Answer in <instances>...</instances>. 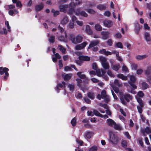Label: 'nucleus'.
<instances>
[{
  "label": "nucleus",
  "instance_id": "58",
  "mask_svg": "<svg viewBox=\"0 0 151 151\" xmlns=\"http://www.w3.org/2000/svg\"><path fill=\"white\" fill-rule=\"evenodd\" d=\"M151 73V71L150 69H147L145 71V74L148 76V75Z\"/></svg>",
  "mask_w": 151,
  "mask_h": 151
},
{
  "label": "nucleus",
  "instance_id": "25",
  "mask_svg": "<svg viewBox=\"0 0 151 151\" xmlns=\"http://www.w3.org/2000/svg\"><path fill=\"white\" fill-rule=\"evenodd\" d=\"M117 76L118 78H121L123 80L126 81L127 79V76H124L122 74H118Z\"/></svg>",
  "mask_w": 151,
  "mask_h": 151
},
{
  "label": "nucleus",
  "instance_id": "19",
  "mask_svg": "<svg viewBox=\"0 0 151 151\" xmlns=\"http://www.w3.org/2000/svg\"><path fill=\"white\" fill-rule=\"evenodd\" d=\"M74 7L71 6H70L69 9L67 12L68 14L70 15L72 14L74 12Z\"/></svg>",
  "mask_w": 151,
  "mask_h": 151
},
{
  "label": "nucleus",
  "instance_id": "42",
  "mask_svg": "<svg viewBox=\"0 0 151 151\" xmlns=\"http://www.w3.org/2000/svg\"><path fill=\"white\" fill-rule=\"evenodd\" d=\"M101 96L102 99L105 98L107 96L106 94V91L105 90H103L101 92Z\"/></svg>",
  "mask_w": 151,
  "mask_h": 151
},
{
  "label": "nucleus",
  "instance_id": "35",
  "mask_svg": "<svg viewBox=\"0 0 151 151\" xmlns=\"http://www.w3.org/2000/svg\"><path fill=\"white\" fill-rule=\"evenodd\" d=\"M81 73V72H79L77 73V75L81 79H85L86 77L85 75Z\"/></svg>",
  "mask_w": 151,
  "mask_h": 151
},
{
  "label": "nucleus",
  "instance_id": "28",
  "mask_svg": "<svg viewBox=\"0 0 151 151\" xmlns=\"http://www.w3.org/2000/svg\"><path fill=\"white\" fill-rule=\"evenodd\" d=\"M51 12L53 14V16L55 17H56L57 15H58L60 12L58 10H55L53 9H52L51 10Z\"/></svg>",
  "mask_w": 151,
  "mask_h": 151
},
{
  "label": "nucleus",
  "instance_id": "49",
  "mask_svg": "<svg viewBox=\"0 0 151 151\" xmlns=\"http://www.w3.org/2000/svg\"><path fill=\"white\" fill-rule=\"evenodd\" d=\"M74 23L70 22L68 24V27L69 28L72 29L74 28Z\"/></svg>",
  "mask_w": 151,
  "mask_h": 151
},
{
  "label": "nucleus",
  "instance_id": "31",
  "mask_svg": "<svg viewBox=\"0 0 151 151\" xmlns=\"http://www.w3.org/2000/svg\"><path fill=\"white\" fill-rule=\"evenodd\" d=\"M137 102L139 104V106H144L143 102L141 99L140 98H137Z\"/></svg>",
  "mask_w": 151,
  "mask_h": 151
},
{
  "label": "nucleus",
  "instance_id": "46",
  "mask_svg": "<svg viewBox=\"0 0 151 151\" xmlns=\"http://www.w3.org/2000/svg\"><path fill=\"white\" fill-rule=\"evenodd\" d=\"M99 59L101 62V64L105 63L106 61V59L104 57L101 56L100 57Z\"/></svg>",
  "mask_w": 151,
  "mask_h": 151
},
{
  "label": "nucleus",
  "instance_id": "45",
  "mask_svg": "<svg viewBox=\"0 0 151 151\" xmlns=\"http://www.w3.org/2000/svg\"><path fill=\"white\" fill-rule=\"evenodd\" d=\"M137 95L140 97H142L144 96V94L142 91H139L137 93Z\"/></svg>",
  "mask_w": 151,
  "mask_h": 151
},
{
  "label": "nucleus",
  "instance_id": "27",
  "mask_svg": "<svg viewBox=\"0 0 151 151\" xmlns=\"http://www.w3.org/2000/svg\"><path fill=\"white\" fill-rule=\"evenodd\" d=\"M111 68L113 70L117 71L119 69V64L113 65H111Z\"/></svg>",
  "mask_w": 151,
  "mask_h": 151
},
{
  "label": "nucleus",
  "instance_id": "10",
  "mask_svg": "<svg viewBox=\"0 0 151 151\" xmlns=\"http://www.w3.org/2000/svg\"><path fill=\"white\" fill-rule=\"evenodd\" d=\"M68 7V6L67 5H60L59 6V9L60 12L65 13L67 12V10L66 8H67Z\"/></svg>",
  "mask_w": 151,
  "mask_h": 151
},
{
  "label": "nucleus",
  "instance_id": "56",
  "mask_svg": "<svg viewBox=\"0 0 151 151\" xmlns=\"http://www.w3.org/2000/svg\"><path fill=\"white\" fill-rule=\"evenodd\" d=\"M75 49L76 50H82L83 49V48L81 45L80 44L76 45L75 46Z\"/></svg>",
  "mask_w": 151,
  "mask_h": 151
},
{
  "label": "nucleus",
  "instance_id": "59",
  "mask_svg": "<svg viewBox=\"0 0 151 151\" xmlns=\"http://www.w3.org/2000/svg\"><path fill=\"white\" fill-rule=\"evenodd\" d=\"M83 99L88 104H90L91 103V101L87 98L84 97Z\"/></svg>",
  "mask_w": 151,
  "mask_h": 151
},
{
  "label": "nucleus",
  "instance_id": "47",
  "mask_svg": "<svg viewBox=\"0 0 151 151\" xmlns=\"http://www.w3.org/2000/svg\"><path fill=\"white\" fill-rule=\"evenodd\" d=\"M114 128L117 130H120L121 129V128L120 126L118 124H117L116 123V124H114Z\"/></svg>",
  "mask_w": 151,
  "mask_h": 151
},
{
  "label": "nucleus",
  "instance_id": "40",
  "mask_svg": "<svg viewBox=\"0 0 151 151\" xmlns=\"http://www.w3.org/2000/svg\"><path fill=\"white\" fill-rule=\"evenodd\" d=\"M144 106H137L138 112L140 114H141L142 112V109Z\"/></svg>",
  "mask_w": 151,
  "mask_h": 151
},
{
  "label": "nucleus",
  "instance_id": "6",
  "mask_svg": "<svg viewBox=\"0 0 151 151\" xmlns=\"http://www.w3.org/2000/svg\"><path fill=\"white\" fill-rule=\"evenodd\" d=\"M104 25L107 27H111L113 25V22L109 20H105L103 22Z\"/></svg>",
  "mask_w": 151,
  "mask_h": 151
},
{
  "label": "nucleus",
  "instance_id": "36",
  "mask_svg": "<svg viewBox=\"0 0 151 151\" xmlns=\"http://www.w3.org/2000/svg\"><path fill=\"white\" fill-rule=\"evenodd\" d=\"M85 10L91 14H93L96 13V12L94 10L91 9H86Z\"/></svg>",
  "mask_w": 151,
  "mask_h": 151
},
{
  "label": "nucleus",
  "instance_id": "15",
  "mask_svg": "<svg viewBox=\"0 0 151 151\" xmlns=\"http://www.w3.org/2000/svg\"><path fill=\"white\" fill-rule=\"evenodd\" d=\"M144 38L147 42H149L151 41L150 35L148 32H145V33Z\"/></svg>",
  "mask_w": 151,
  "mask_h": 151
},
{
  "label": "nucleus",
  "instance_id": "61",
  "mask_svg": "<svg viewBox=\"0 0 151 151\" xmlns=\"http://www.w3.org/2000/svg\"><path fill=\"white\" fill-rule=\"evenodd\" d=\"M135 89H134L133 88H131L128 91L132 94H134L136 93L135 91H134Z\"/></svg>",
  "mask_w": 151,
  "mask_h": 151
},
{
  "label": "nucleus",
  "instance_id": "13",
  "mask_svg": "<svg viewBox=\"0 0 151 151\" xmlns=\"http://www.w3.org/2000/svg\"><path fill=\"white\" fill-rule=\"evenodd\" d=\"M9 70L8 68L4 67H0V74L1 75H3L4 73H5Z\"/></svg>",
  "mask_w": 151,
  "mask_h": 151
},
{
  "label": "nucleus",
  "instance_id": "48",
  "mask_svg": "<svg viewBox=\"0 0 151 151\" xmlns=\"http://www.w3.org/2000/svg\"><path fill=\"white\" fill-rule=\"evenodd\" d=\"M68 87L69 88L70 91H73L75 88V86L74 84H69L68 85Z\"/></svg>",
  "mask_w": 151,
  "mask_h": 151
},
{
  "label": "nucleus",
  "instance_id": "21",
  "mask_svg": "<svg viewBox=\"0 0 151 151\" xmlns=\"http://www.w3.org/2000/svg\"><path fill=\"white\" fill-rule=\"evenodd\" d=\"M141 28V27H140L139 24L136 25L134 30L135 33L137 35H138L139 34V30Z\"/></svg>",
  "mask_w": 151,
  "mask_h": 151
},
{
  "label": "nucleus",
  "instance_id": "22",
  "mask_svg": "<svg viewBox=\"0 0 151 151\" xmlns=\"http://www.w3.org/2000/svg\"><path fill=\"white\" fill-rule=\"evenodd\" d=\"M64 80L65 81H69L71 78V76L69 74H66L64 76H63Z\"/></svg>",
  "mask_w": 151,
  "mask_h": 151
},
{
  "label": "nucleus",
  "instance_id": "2",
  "mask_svg": "<svg viewBox=\"0 0 151 151\" xmlns=\"http://www.w3.org/2000/svg\"><path fill=\"white\" fill-rule=\"evenodd\" d=\"M78 58L79 60H75V62L79 66L82 65L83 63V61H89L91 59L89 57L83 55L79 56L78 57Z\"/></svg>",
  "mask_w": 151,
  "mask_h": 151
},
{
  "label": "nucleus",
  "instance_id": "37",
  "mask_svg": "<svg viewBox=\"0 0 151 151\" xmlns=\"http://www.w3.org/2000/svg\"><path fill=\"white\" fill-rule=\"evenodd\" d=\"M70 123L72 126H75L76 124V119L75 117L73 118L71 121Z\"/></svg>",
  "mask_w": 151,
  "mask_h": 151
},
{
  "label": "nucleus",
  "instance_id": "4",
  "mask_svg": "<svg viewBox=\"0 0 151 151\" xmlns=\"http://www.w3.org/2000/svg\"><path fill=\"white\" fill-rule=\"evenodd\" d=\"M109 141L112 144H117L118 142V138L114 134H112L109 135Z\"/></svg>",
  "mask_w": 151,
  "mask_h": 151
},
{
  "label": "nucleus",
  "instance_id": "33",
  "mask_svg": "<svg viewBox=\"0 0 151 151\" xmlns=\"http://www.w3.org/2000/svg\"><path fill=\"white\" fill-rule=\"evenodd\" d=\"M49 41L50 43H53L55 42V36L54 35L51 36L50 37L49 40Z\"/></svg>",
  "mask_w": 151,
  "mask_h": 151
},
{
  "label": "nucleus",
  "instance_id": "24",
  "mask_svg": "<svg viewBox=\"0 0 151 151\" xmlns=\"http://www.w3.org/2000/svg\"><path fill=\"white\" fill-rule=\"evenodd\" d=\"M147 57L146 55H137L136 56V58L138 60H141Z\"/></svg>",
  "mask_w": 151,
  "mask_h": 151
},
{
  "label": "nucleus",
  "instance_id": "9",
  "mask_svg": "<svg viewBox=\"0 0 151 151\" xmlns=\"http://www.w3.org/2000/svg\"><path fill=\"white\" fill-rule=\"evenodd\" d=\"M44 5L42 3H41L40 4L36 5L35 6V10L36 12L40 11L44 7Z\"/></svg>",
  "mask_w": 151,
  "mask_h": 151
},
{
  "label": "nucleus",
  "instance_id": "32",
  "mask_svg": "<svg viewBox=\"0 0 151 151\" xmlns=\"http://www.w3.org/2000/svg\"><path fill=\"white\" fill-rule=\"evenodd\" d=\"M97 8L101 10H105L106 9V7L102 4H99L97 6Z\"/></svg>",
  "mask_w": 151,
  "mask_h": 151
},
{
  "label": "nucleus",
  "instance_id": "30",
  "mask_svg": "<svg viewBox=\"0 0 151 151\" xmlns=\"http://www.w3.org/2000/svg\"><path fill=\"white\" fill-rule=\"evenodd\" d=\"M136 78L133 76H131L130 77V80L128 81V83H135L136 81Z\"/></svg>",
  "mask_w": 151,
  "mask_h": 151
},
{
  "label": "nucleus",
  "instance_id": "38",
  "mask_svg": "<svg viewBox=\"0 0 151 151\" xmlns=\"http://www.w3.org/2000/svg\"><path fill=\"white\" fill-rule=\"evenodd\" d=\"M115 47L117 48H123V45L121 42H118L116 43Z\"/></svg>",
  "mask_w": 151,
  "mask_h": 151
},
{
  "label": "nucleus",
  "instance_id": "63",
  "mask_svg": "<svg viewBox=\"0 0 151 151\" xmlns=\"http://www.w3.org/2000/svg\"><path fill=\"white\" fill-rule=\"evenodd\" d=\"M8 13L10 15L12 16H14V10H9L8 12Z\"/></svg>",
  "mask_w": 151,
  "mask_h": 151
},
{
  "label": "nucleus",
  "instance_id": "11",
  "mask_svg": "<svg viewBox=\"0 0 151 151\" xmlns=\"http://www.w3.org/2000/svg\"><path fill=\"white\" fill-rule=\"evenodd\" d=\"M142 132L144 135H145V133L149 134L151 133V128L150 127H147L145 129L142 131Z\"/></svg>",
  "mask_w": 151,
  "mask_h": 151
},
{
  "label": "nucleus",
  "instance_id": "64",
  "mask_svg": "<svg viewBox=\"0 0 151 151\" xmlns=\"http://www.w3.org/2000/svg\"><path fill=\"white\" fill-rule=\"evenodd\" d=\"M107 43L108 45L109 46H111L112 45L113 42L112 40L111 39H109L107 42Z\"/></svg>",
  "mask_w": 151,
  "mask_h": 151
},
{
  "label": "nucleus",
  "instance_id": "17",
  "mask_svg": "<svg viewBox=\"0 0 151 151\" xmlns=\"http://www.w3.org/2000/svg\"><path fill=\"white\" fill-rule=\"evenodd\" d=\"M68 21V19L67 16L64 17L63 19L61 20L60 23L63 25L66 24L67 23Z\"/></svg>",
  "mask_w": 151,
  "mask_h": 151
},
{
  "label": "nucleus",
  "instance_id": "39",
  "mask_svg": "<svg viewBox=\"0 0 151 151\" xmlns=\"http://www.w3.org/2000/svg\"><path fill=\"white\" fill-rule=\"evenodd\" d=\"M80 15L84 17H88L87 14L84 11H82L79 13Z\"/></svg>",
  "mask_w": 151,
  "mask_h": 151
},
{
  "label": "nucleus",
  "instance_id": "1",
  "mask_svg": "<svg viewBox=\"0 0 151 151\" xmlns=\"http://www.w3.org/2000/svg\"><path fill=\"white\" fill-rule=\"evenodd\" d=\"M68 38L73 43L75 44L81 43L83 40V37L80 34L78 35L75 36L73 34H69L68 35Z\"/></svg>",
  "mask_w": 151,
  "mask_h": 151
},
{
  "label": "nucleus",
  "instance_id": "7",
  "mask_svg": "<svg viewBox=\"0 0 151 151\" xmlns=\"http://www.w3.org/2000/svg\"><path fill=\"white\" fill-rule=\"evenodd\" d=\"M66 83L64 81H63L62 83H58L56 87V91L58 93H59L60 91V89L58 87L62 88L63 87L64 88H65Z\"/></svg>",
  "mask_w": 151,
  "mask_h": 151
},
{
  "label": "nucleus",
  "instance_id": "26",
  "mask_svg": "<svg viewBox=\"0 0 151 151\" xmlns=\"http://www.w3.org/2000/svg\"><path fill=\"white\" fill-rule=\"evenodd\" d=\"M87 95L88 97L91 99L93 100L95 98L94 94L93 92H89Z\"/></svg>",
  "mask_w": 151,
  "mask_h": 151
},
{
  "label": "nucleus",
  "instance_id": "41",
  "mask_svg": "<svg viewBox=\"0 0 151 151\" xmlns=\"http://www.w3.org/2000/svg\"><path fill=\"white\" fill-rule=\"evenodd\" d=\"M58 47H60L59 50L62 52V53H65L66 51V49L61 45H58Z\"/></svg>",
  "mask_w": 151,
  "mask_h": 151
},
{
  "label": "nucleus",
  "instance_id": "23",
  "mask_svg": "<svg viewBox=\"0 0 151 151\" xmlns=\"http://www.w3.org/2000/svg\"><path fill=\"white\" fill-rule=\"evenodd\" d=\"M93 114L97 116L100 117L101 118L103 117V115L101 114L96 109H94L93 111Z\"/></svg>",
  "mask_w": 151,
  "mask_h": 151
},
{
  "label": "nucleus",
  "instance_id": "3",
  "mask_svg": "<svg viewBox=\"0 0 151 151\" xmlns=\"http://www.w3.org/2000/svg\"><path fill=\"white\" fill-rule=\"evenodd\" d=\"M76 81L77 82V86L84 92V90L86 89L87 88L86 82L87 81L85 80L83 82L82 80L78 78H76Z\"/></svg>",
  "mask_w": 151,
  "mask_h": 151
},
{
  "label": "nucleus",
  "instance_id": "54",
  "mask_svg": "<svg viewBox=\"0 0 151 151\" xmlns=\"http://www.w3.org/2000/svg\"><path fill=\"white\" fill-rule=\"evenodd\" d=\"M105 16L109 17L110 16L111 13L109 11H105L104 13Z\"/></svg>",
  "mask_w": 151,
  "mask_h": 151
},
{
  "label": "nucleus",
  "instance_id": "16",
  "mask_svg": "<svg viewBox=\"0 0 151 151\" xmlns=\"http://www.w3.org/2000/svg\"><path fill=\"white\" fill-rule=\"evenodd\" d=\"M102 35V38L104 40H106L109 37V33L108 32H101Z\"/></svg>",
  "mask_w": 151,
  "mask_h": 151
},
{
  "label": "nucleus",
  "instance_id": "14",
  "mask_svg": "<svg viewBox=\"0 0 151 151\" xmlns=\"http://www.w3.org/2000/svg\"><path fill=\"white\" fill-rule=\"evenodd\" d=\"M93 132L90 131H88L86 132L85 134V138L89 139L93 136Z\"/></svg>",
  "mask_w": 151,
  "mask_h": 151
},
{
  "label": "nucleus",
  "instance_id": "18",
  "mask_svg": "<svg viewBox=\"0 0 151 151\" xmlns=\"http://www.w3.org/2000/svg\"><path fill=\"white\" fill-rule=\"evenodd\" d=\"M107 121L108 125L110 126H112L113 125L116 124L115 122L111 119H108Z\"/></svg>",
  "mask_w": 151,
  "mask_h": 151
},
{
  "label": "nucleus",
  "instance_id": "62",
  "mask_svg": "<svg viewBox=\"0 0 151 151\" xmlns=\"http://www.w3.org/2000/svg\"><path fill=\"white\" fill-rule=\"evenodd\" d=\"M143 72V70L141 69H139L137 70V73L138 75L141 74Z\"/></svg>",
  "mask_w": 151,
  "mask_h": 151
},
{
  "label": "nucleus",
  "instance_id": "12",
  "mask_svg": "<svg viewBox=\"0 0 151 151\" xmlns=\"http://www.w3.org/2000/svg\"><path fill=\"white\" fill-rule=\"evenodd\" d=\"M85 31L86 32L90 35L93 34V32L92 30L91 29L90 26L89 25H86V27Z\"/></svg>",
  "mask_w": 151,
  "mask_h": 151
},
{
  "label": "nucleus",
  "instance_id": "50",
  "mask_svg": "<svg viewBox=\"0 0 151 151\" xmlns=\"http://www.w3.org/2000/svg\"><path fill=\"white\" fill-rule=\"evenodd\" d=\"M96 75L99 77H101L102 75L101 73V71L99 69H97L96 70Z\"/></svg>",
  "mask_w": 151,
  "mask_h": 151
},
{
  "label": "nucleus",
  "instance_id": "43",
  "mask_svg": "<svg viewBox=\"0 0 151 151\" xmlns=\"http://www.w3.org/2000/svg\"><path fill=\"white\" fill-rule=\"evenodd\" d=\"M128 83L130 85V86H131V88H133L134 89H136L137 88V87L135 85V83H131V82Z\"/></svg>",
  "mask_w": 151,
  "mask_h": 151
},
{
  "label": "nucleus",
  "instance_id": "52",
  "mask_svg": "<svg viewBox=\"0 0 151 151\" xmlns=\"http://www.w3.org/2000/svg\"><path fill=\"white\" fill-rule=\"evenodd\" d=\"M92 69L96 70L97 69L98 67L96 63H93L92 64Z\"/></svg>",
  "mask_w": 151,
  "mask_h": 151
},
{
  "label": "nucleus",
  "instance_id": "29",
  "mask_svg": "<svg viewBox=\"0 0 151 151\" xmlns=\"http://www.w3.org/2000/svg\"><path fill=\"white\" fill-rule=\"evenodd\" d=\"M95 29L97 31H101L102 30V27L101 25L99 24H96L95 26Z\"/></svg>",
  "mask_w": 151,
  "mask_h": 151
},
{
  "label": "nucleus",
  "instance_id": "20",
  "mask_svg": "<svg viewBox=\"0 0 151 151\" xmlns=\"http://www.w3.org/2000/svg\"><path fill=\"white\" fill-rule=\"evenodd\" d=\"M141 84L143 90L146 89L149 87L148 85L145 82H142Z\"/></svg>",
  "mask_w": 151,
  "mask_h": 151
},
{
  "label": "nucleus",
  "instance_id": "60",
  "mask_svg": "<svg viewBox=\"0 0 151 151\" xmlns=\"http://www.w3.org/2000/svg\"><path fill=\"white\" fill-rule=\"evenodd\" d=\"M131 66L132 69L134 70H136L137 67V65L135 63L132 64L131 65Z\"/></svg>",
  "mask_w": 151,
  "mask_h": 151
},
{
  "label": "nucleus",
  "instance_id": "55",
  "mask_svg": "<svg viewBox=\"0 0 151 151\" xmlns=\"http://www.w3.org/2000/svg\"><path fill=\"white\" fill-rule=\"evenodd\" d=\"M121 144L123 147H127V142L126 141L123 140L122 141Z\"/></svg>",
  "mask_w": 151,
  "mask_h": 151
},
{
  "label": "nucleus",
  "instance_id": "5",
  "mask_svg": "<svg viewBox=\"0 0 151 151\" xmlns=\"http://www.w3.org/2000/svg\"><path fill=\"white\" fill-rule=\"evenodd\" d=\"M99 43L100 40H98L92 41L90 42L88 49H90L91 48L97 45Z\"/></svg>",
  "mask_w": 151,
  "mask_h": 151
},
{
  "label": "nucleus",
  "instance_id": "57",
  "mask_svg": "<svg viewBox=\"0 0 151 151\" xmlns=\"http://www.w3.org/2000/svg\"><path fill=\"white\" fill-rule=\"evenodd\" d=\"M58 39L60 41H64L65 38L64 35H61L58 37Z\"/></svg>",
  "mask_w": 151,
  "mask_h": 151
},
{
  "label": "nucleus",
  "instance_id": "53",
  "mask_svg": "<svg viewBox=\"0 0 151 151\" xmlns=\"http://www.w3.org/2000/svg\"><path fill=\"white\" fill-rule=\"evenodd\" d=\"M143 139L142 138H140L139 139V142L141 146L144 147L143 142L142 141Z\"/></svg>",
  "mask_w": 151,
  "mask_h": 151
},
{
  "label": "nucleus",
  "instance_id": "8",
  "mask_svg": "<svg viewBox=\"0 0 151 151\" xmlns=\"http://www.w3.org/2000/svg\"><path fill=\"white\" fill-rule=\"evenodd\" d=\"M125 100L127 102L129 101L130 100H131L132 99V96L129 94H125L122 96Z\"/></svg>",
  "mask_w": 151,
  "mask_h": 151
},
{
  "label": "nucleus",
  "instance_id": "51",
  "mask_svg": "<svg viewBox=\"0 0 151 151\" xmlns=\"http://www.w3.org/2000/svg\"><path fill=\"white\" fill-rule=\"evenodd\" d=\"M16 6L19 8H21L22 5L21 2L19 1H18L17 3H16Z\"/></svg>",
  "mask_w": 151,
  "mask_h": 151
},
{
  "label": "nucleus",
  "instance_id": "44",
  "mask_svg": "<svg viewBox=\"0 0 151 151\" xmlns=\"http://www.w3.org/2000/svg\"><path fill=\"white\" fill-rule=\"evenodd\" d=\"M97 150V147L96 146H93L89 148V151H96Z\"/></svg>",
  "mask_w": 151,
  "mask_h": 151
},
{
  "label": "nucleus",
  "instance_id": "34",
  "mask_svg": "<svg viewBox=\"0 0 151 151\" xmlns=\"http://www.w3.org/2000/svg\"><path fill=\"white\" fill-rule=\"evenodd\" d=\"M102 65L103 68L105 70L109 69V66L108 63L106 62L102 63Z\"/></svg>",
  "mask_w": 151,
  "mask_h": 151
}]
</instances>
